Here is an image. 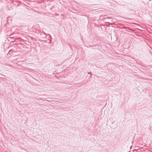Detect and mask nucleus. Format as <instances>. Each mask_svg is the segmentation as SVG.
<instances>
[{"label":"nucleus","mask_w":152,"mask_h":152,"mask_svg":"<svg viewBox=\"0 0 152 152\" xmlns=\"http://www.w3.org/2000/svg\"><path fill=\"white\" fill-rule=\"evenodd\" d=\"M88 74H90V75L89 76V77H91V73H90V72H88Z\"/></svg>","instance_id":"f257e3e1"},{"label":"nucleus","mask_w":152,"mask_h":152,"mask_svg":"<svg viewBox=\"0 0 152 152\" xmlns=\"http://www.w3.org/2000/svg\"><path fill=\"white\" fill-rule=\"evenodd\" d=\"M151 130H152V126L151 127Z\"/></svg>","instance_id":"f03ea898"}]
</instances>
